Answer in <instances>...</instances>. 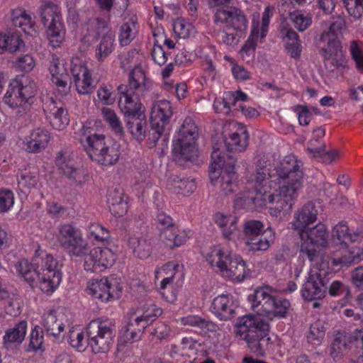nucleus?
Listing matches in <instances>:
<instances>
[{
	"instance_id": "obj_1",
	"label": "nucleus",
	"mask_w": 363,
	"mask_h": 363,
	"mask_svg": "<svg viewBox=\"0 0 363 363\" xmlns=\"http://www.w3.org/2000/svg\"><path fill=\"white\" fill-rule=\"evenodd\" d=\"M147 89L148 79L140 66L130 72L128 84L118 87V106L124 113L128 131L138 142L143 141L147 135V124L145 115L140 110V96Z\"/></svg>"
},
{
	"instance_id": "obj_2",
	"label": "nucleus",
	"mask_w": 363,
	"mask_h": 363,
	"mask_svg": "<svg viewBox=\"0 0 363 363\" xmlns=\"http://www.w3.org/2000/svg\"><path fill=\"white\" fill-rule=\"evenodd\" d=\"M301 165L294 156H287L277 167L279 187L267 196L268 202L274 205L269 209L272 216L281 218L291 213L303 186Z\"/></svg>"
},
{
	"instance_id": "obj_3",
	"label": "nucleus",
	"mask_w": 363,
	"mask_h": 363,
	"mask_svg": "<svg viewBox=\"0 0 363 363\" xmlns=\"http://www.w3.org/2000/svg\"><path fill=\"white\" fill-rule=\"evenodd\" d=\"M15 268L31 288L38 287L47 294H52L62 279L58 260L40 247L35 250L30 262L21 259L15 264Z\"/></svg>"
},
{
	"instance_id": "obj_4",
	"label": "nucleus",
	"mask_w": 363,
	"mask_h": 363,
	"mask_svg": "<svg viewBox=\"0 0 363 363\" xmlns=\"http://www.w3.org/2000/svg\"><path fill=\"white\" fill-rule=\"evenodd\" d=\"M78 140L92 160L105 166L113 165L118 161L119 145L106 143L105 136L97 134L91 123L82 125L78 133Z\"/></svg>"
},
{
	"instance_id": "obj_5",
	"label": "nucleus",
	"mask_w": 363,
	"mask_h": 363,
	"mask_svg": "<svg viewBox=\"0 0 363 363\" xmlns=\"http://www.w3.org/2000/svg\"><path fill=\"white\" fill-rule=\"evenodd\" d=\"M269 324L258 316L247 315L238 318L235 335L246 342L248 347L257 356L264 357L270 341Z\"/></svg>"
},
{
	"instance_id": "obj_6",
	"label": "nucleus",
	"mask_w": 363,
	"mask_h": 363,
	"mask_svg": "<svg viewBox=\"0 0 363 363\" xmlns=\"http://www.w3.org/2000/svg\"><path fill=\"white\" fill-rule=\"evenodd\" d=\"M212 162L210 166V178L213 185L219 186L224 194H231L237 187L238 178L234 171L235 159L233 155L226 157L216 145L213 146Z\"/></svg>"
},
{
	"instance_id": "obj_7",
	"label": "nucleus",
	"mask_w": 363,
	"mask_h": 363,
	"mask_svg": "<svg viewBox=\"0 0 363 363\" xmlns=\"http://www.w3.org/2000/svg\"><path fill=\"white\" fill-rule=\"evenodd\" d=\"M259 162L256 173L251 177L247 182V188L249 189L243 196H238L235 199L236 208H243L249 211H255L258 208L265 206L268 201L265 186L270 177L269 169L266 167H261Z\"/></svg>"
},
{
	"instance_id": "obj_8",
	"label": "nucleus",
	"mask_w": 363,
	"mask_h": 363,
	"mask_svg": "<svg viewBox=\"0 0 363 363\" xmlns=\"http://www.w3.org/2000/svg\"><path fill=\"white\" fill-rule=\"evenodd\" d=\"M205 257L212 267H218L223 277L241 281L248 276L245 262L238 255H231L220 247H213Z\"/></svg>"
},
{
	"instance_id": "obj_9",
	"label": "nucleus",
	"mask_w": 363,
	"mask_h": 363,
	"mask_svg": "<svg viewBox=\"0 0 363 363\" xmlns=\"http://www.w3.org/2000/svg\"><path fill=\"white\" fill-rule=\"evenodd\" d=\"M35 92V84L28 76H18L10 83L4 101L11 108H17V113L22 115L30 110Z\"/></svg>"
},
{
	"instance_id": "obj_10",
	"label": "nucleus",
	"mask_w": 363,
	"mask_h": 363,
	"mask_svg": "<svg viewBox=\"0 0 363 363\" xmlns=\"http://www.w3.org/2000/svg\"><path fill=\"white\" fill-rule=\"evenodd\" d=\"M198 135V127L193 119L186 118L173 143L174 160L177 163L182 164V161H192L197 157Z\"/></svg>"
},
{
	"instance_id": "obj_11",
	"label": "nucleus",
	"mask_w": 363,
	"mask_h": 363,
	"mask_svg": "<svg viewBox=\"0 0 363 363\" xmlns=\"http://www.w3.org/2000/svg\"><path fill=\"white\" fill-rule=\"evenodd\" d=\"M88 345L94 354L108 352L116 337L115 324L108 320L96 319L87 326Z\"/></svg>"
},
{
	"instance_id": "obj_12",
	"label": "nucleus",
	"mask_w": 363,
	"mask_h": 363,
	"mask_svg": "<svg viewBox=\"0 0 363 363\" xmlns=\"http://www.w3.org/2000/svg\"><path fill=\"white\" fill-rule=\"evenodd\" d=\"M252 308L269 319L283 318L287 316L291 303L286 299L272 296L267 289H258L253 295Z\"/></svg>"
},
{
	"instance_id": "obj_13",
	"label": "nucleus",
	"mask_w": 363,
	"mask_h": 363,
	"mask_svg": "<svg viewBox=\"0 0 363 363\" xmlns=\"http://www.w3.org/2000/svg\"><path fill=\"white\" fill-rule=\"evenodd\" d=\"M57 240L71 257H82L88 253L89 245L82 231L71 223H62L57 227Z\"/></svg>"
},
{
	"instance_id": "obj_14",
	"label": "nucleus",
	"mask_w": 363,
	"mask_h": 363,
	"mask_svg": "<svg viewBox=\"0 0 363 363\" xmlns=\"http://www.w3.org/2000/svg\"><path fill=\"white\" fill-rule=\"evenodd\" d=\"M243 240L251 251L267 250L274 242V234L270 228L264 230V224L258 220H246L242 226Z\"/></svg>"
},
{
	"instance_id": "obj_15",
	"label": "nucleus",
	"mask_w": 363,
	"mask_h": 363,
	"mask_svg": "<svg viewBox=\"0 0 363 363\" xmlns=\"http://www.w3.org/2000/svg\"><path fill=\"white\" fill-rule=\"evenodd\" d=\"M315 262L316 269L310 272L301 291L302 298L306 301H317L325 298L326 286L330 280L331 272L318 262Z\"/></svg>"
},
{
	"instance_id": "obj_16",
	"label": "nucleus",
	"mask_w": 363,
	"mask_h": 363,
	"mask_svg": "<svg viewBox=\"0 0 363 363\" xmlns=\"http://www.w3.org/2000/svg\"><path fill=\"white\" fill-rule=\"evenodd\" d=\"M298 235L303 241L300 253L306 257L311 262H318L320 255L315 246L325 247L327 245L328 232L326 226L319 223L313 228H308Z\"/></svg>"
},
{
	"instance_id": "obj_17",
	"label": "nucleus",
	"mask_w": 363,
	"mask_h": 363,
	"mask_svg": "<svg viewBox=\"0 0 363 363\" xmlns=\"http://www.w3.org/2000/svg\"><path fill=\"white\" fill-rule=\"evenodd\" d=\"M39 12L42 23L47 28L50 44L53 48L60 47L64 40L65 30L58 6L52 2H47L40 8Z\"/></svg>"
},
{
	"instance_id": "obj_18",
	"label": "nucleus",
	"mask_w": 363,
	"mask_h": 363,
	"mask_svg": "<svg viewBox=\"0 0 363 363\" xmlns=\"http://www.w3.org/2000/svg\"><path fill=\"white\" fill-rule=\"evenodd\" d=\"M172 109L169 101L160 100L153 104L150 113V130L148 140L155 146L165 131L172 116Z\"/></svg>"
},
{
	"instance_id": "obj_19",
	"label": "nucleus",
	"mask_w": 363,
	"mask_h": 363,
	"mask_svg": "<svg viewBox=\"0 0 363 363\" xmlns=\"http://www.w3.org/2000/svg\"><path fill=\"white\" fill-rule=\"evenodd\" d=\"M319 48V54L323 57L324 67L331 73L342 71L347 67V60L343 52L339 39H331Z\"/></svg>"
},
{
	"instance_id": "obj_20",
	"label": "nucleus",
	"mask_w": 363,
	"mask_h": 363,
	"mask_svg": "<svg viewBox=\"0 0 363 363\" xmlns=\"http://www.w3.org/2000/svg\"><path fill=\"white\" fill-rule=\"evenodd\" d=\"M87 292L94 298L102 302H108L121 296L122 286L113 277H103L89 282Z\"/></svg>"
},
{
	"instance_id": "obj_21",
	"label": "nucleus",
	"mask_w": 363,
	"mask_h": 363,
	"mask_svg": "<svg viewBox=\"0 0 363 363\" xmlns=\"http://www.w3.org/2000/svg\"><path fill=\"white\" fill-rule=\"evenodd\" d=\"M214 19L216 23L225 25L237 33H245L247 29L248 20L244 11L235 6H225L216 10Z\"/></svg>"
},
{
	"instance_id": "obj_22",
	"label": "nucleus",
	"mask_w": 363,
	"mask_h": 363,
	"mask_svg": "<svg viewBox=\"0 0 363 363\" xmlns=\"http://www.w3.org/2000/svg\"><path fill=\"white\" fill-rule=\"evenodd\" d=\"M360 344H363V328L356 329L351 333H339L331 343L330 356L335 362H338L352 345L360 347Z\"/></svg>"
},
{
	"instance_id": "obj_23",
	"label": "nucleus",
	"mask_w": 363,
	"mask_h": 363,
	"mask_svg": "<svg viewBox=\"0 0 363 363\" xmlns=\"http://www.w3.org/2000/svg\"><path fill=\"white\" fill-rule=\"evenodd\" d=\"M43 111L53 128L63 130L69 124L67 110L61 100L49 99L43 105Z\"/></svg>"
},
{
	"instance_id": "obj_24",
	"label": "nucleus",
	"mask_w": 363,
	"mask_h": 363,
	"mask_svg": "<svg viewBox=\"0 0 363 363\" xmlns=\"http://www.w3.org/2000/svg\"><path fill=\"white\" fill-rule=\"evenodd\" d=\"M84 257V267L87 272L108 268L115 262V255L108 247H94Z\"/></svg>"
},
{
	"instance_id": "obj_25",
	"label": "nucleus",
	"mask_w": 363,
	"mask_h": 363,
	"mask_svg": "<svg viewBox=\"0 0 363 363\" xmlns=\"http://www.w3.org/2000/svg\"><path fill=\"white\" fill-rule=\"evenodd\" d=\"M362 259V256L359 250L356 252L347 249L340 252V255L336 257H330L329 255H321L320 257V265L325 267V269L329 271V264L330 263L333 267L341 269L344 267H349L352 264L357 263Z\"/></svg>"
},
{
	"instance_id": "obj_26",
	"label": "nucleus",
	"mask_w": 363,
	"mask_h": 363,
	"mask_svg": "<svg viewBox=\"0 0 363 363\" xmlns=\"http://www.w3.org/2000/svg\"><path fill=\"white\" fill-rule=\"evenodd\" d=\"M211 312L220 320H228L235 313L233 297L230 294H221L216 296L211 306Z\"/></svg>"
},
{
	"instance_id": "obj_27",
	"label": "nucleus",
	"mask_w": 363,
	"mask_h": 363,
	"mask_svg": "<svg viewBox=\"0 0 363 363\" xmlns=\"http://www.w3.org/2000/svg\"><path fill=\"white\" fill-rule=\"evenodd\" d=\"M318 210L313 202L306 203L294 213V220L291 225L298 233H301L317 220Z\"/></svg>"
},
{
	"instance_id": "obj_28",
	"label": "nucleus",
	"mask_w": 363,
	"mask_h": 363,
	"mask_svg": "<svg viewBox=\"0 0 363 363\" xmlns=\"http://www.w3.org/2000/svg\"><path fill=\"white\" fill-rule=\"evenodd\" d=\"M26 331V320L19 321L13 327L6 329L3 337V347L9 351L17 350L24 340Z\"/></svg>"
},
{
	"instance_id": "obj_29",
	"label": "nucleus",
	"mask_w": 363,
	"mask_h": 363,
	"mask_svg": "<svg viewBox=\"0 0 363 363\" xmlns=\"http://www.w3.org/2000/svg\"><path fill=\"white\" fill-rule=\"evenodd\" d=\"M50 139V133L45 128L34 129L26 138L25 150L28 152L35 153L45 150Z\"/></svg>"
},
{
	"instance_id": "obj_30",
	"label": "nucleus",
	"mask_w": 363,
	"mask_h": 363,
	"mask_svg": "<svg viewBox=\"0 0 363 363\" xmlns=\"http://www.w3.org/2000/svg\"><path fill=\"white\" fill-rule=\"evenodd\" d=\"M55 163L62 174L69 179L77 182L79 179V171L68 150H62L57 154Z\"/></svg>"
},
{
	"instance_id": "obj_31",
	"label": "nucleus",
	"mask_w": 363,
	"mask_h": 363,
	"mask_svg": "<svg viewBox=\"0 0 363 363\" xmlns=\"http://www.w3.org/2000/svg\"><path fill=\"white\" fill-rule=\"evenodd\" d=\"M55 163L62 174L69 179L77 182L79 179V171L68 150H62L57 154Z\"/></svg>"
},
{
	"instance_id": "obj_32",
	"label": "nucleus",
	"mask_w": 363,
	"mask_h": 363,
	"mask_svg": "<svg viewBox=\"0 0 363 363\" xmlns=\"http://www.w3.org/2000/svg\"><path fill=\"white\" fill-rule=\"evenodd\" d=\"M108 203L109 209L115 216H122L128 209V203L123 199V191L120 188L108 190Z\"/></svg>"
},
{
	"instance_id": "obj_33",
	"label": "nucleus",
	"mask_w": 363,
	"mask_h": 363,
	"mask_svg": "<svg viewBox=\"0 0 363 363\" xmlns=\"http://www.w3.org/2000/svg\"><path fill=\"white\" fill-rule=\"evenodd\" d=\"M43 326L47 333L55 338L64 330L65 325L55 310H50L43 315Z\"/></svg>"
},
{
	"instance_id": "obj_34",
	"label": "nucleus",
	"mask_w": 363,
	"mask_h": 363,
	"mask_svg": "<svg viewBox=\"0 0 363 363\" xmlns=\"http://www.w3.org/2000/svg\"><path fill=\"white\" fill-rule=\"evenodd\" d=\"M248 133L245 129H240V133H231L225 139L226 149L228 152H242L248 145Z\"/></svg>"
},
{
	"instance_id": "obj_35",
	"label": "nucleus",
	"mask_w": 363,
	"mask_h": 363,
	"mask_svg": "<svg viewBox=\"0 0 363 363\" xmlns=\"http://www.w3.org/2000/svg\"><path fill=\"white\" fill-rule=\"evenodd\" d=\"M332 298H340L345 303L351 298V289L350 286L345 281L334 280L326 286V295Z\"/></svg>"
},
{
	"instance_id": "obj_36",
	"label": "nucleus",
	"mask_w": 363,
	"mask_h": 363,
	"mask_svg": "<svg viewBox=\"0 0 363 363\" xmlns=\"http://www.w3.org/2000/svg\"><path fill=\"white\" fill-rule=\"evenodd\" d=\"M169 189L178 194L188 196L192 194L196 188L194 179H182L178 176H172L169 179Z\"/></svg>"
},
{
	"instance_id": "obj_37",
	"label": "nucleus",
	"mask_w": 363,
	"mask_h": 363,
	"mask_svg": "<svg viewBox=\"0 0 363 363\" xmlns=\"http://www.w3.org/2000/svg\"><path fill=\"white\" fill-rule=\"evenodd\" d=\"M238 218L235 216H225L222 213L216 215V223L222 228L223 237L231 240L238 230Z\"/></svg>"
},
{
	"instance_id": "obj_38",
	"label": "nucleus",
	"mask_w": 363,
	"mask_h": 363,
	"mask_svg": "<svg viewBox=\"0 0 363 363\" xmlns=\"http://www.w3.org/2000/svg\"><path fill=\"white\" fill-rule=\"evenodd\" d=\"M307 151L313 155L315 158H320L324 163L330 164L333 162L336 157L339 156V151L337 150H327L325 144H321L318 147H313V140L308 143Z\"/></svg>"
},
{
	"instance_id": "obj_39",
	"label": "nucleus",
	"mask_w": 363,
	"mask_h": 363,
	"mask_svg": "<svg viewBox=\"0 0 363 363\" xmlns=\"http://www.w3.org/2000/svg\"><path fill=\"white\" fill-rule=\"evenodd\" d=\"M128 245L132 249L133 253L140 259L149 257L151 254V245L148 240L143 238L130 237Z\"/></svg>"
},
{
	"instance_id": "obj_40",
	"label": "nucleus",
	"mask_w": 363,
	"mask_h": 363,
	"mask_svg": "<svg viewBox=\"0 0 363 363\" xmlns=\"http://www.w3.org/2000/svg\"><path fill=\"white\" fill-rule=\"evenodd\" d=\"M114 34H108L101 38L99 43L96 45L95 55L96 59L100 61H104L114 50Z\"/></svg>"
},
{
	"instance_id": "obj_41",
	"label": "nucleus",
	"mask_w": 363,
	"mask_h": 363,
	"mask_svg": "<svg viewBox=\"0 0 363 363\" xmlns=\"http://www.w3.org/2000/svg\"><path fill=\"white\" fill-rule=\"evenodd\" d=\"M12 20L15 26L21 28L26 33H28L30 29L35 30V24L31 16L21 9H16L12 11Z\"/></svg>"
},
{
	"instance_id": "obj_42",
	"label": "nucleus",
	"mask_w": 363,
	"mask_h": 363,
	"mask_svg": "<svg viewBox=\"0 0 363 363\" xmlns=\"http://www.w3.org/2000/svg\"><path fill=\"white\" fill-rule=\"evenodd\" d=\"M344 28H345V19L340 16L333 17L328 30L321 34L320 40L325 43L331 39H338V35L342 33Z\"/></svg>"
},
{
	"instance_id": "obj_43",
	"label": "nucleus",
	"mask_w": 363,
	"mask_h": 363,
	"mask_svg": "<svg viewBox=\"0 0 363 363\" xmlns=\"http://www.w3.org/2000/svg\"><path fill=\"white\" fill-rule=\"evenodd\" d=\"M182 322L186 325L196 327L203 332L216 331L217 325L211 320L202 318L198 315H189L182 318Z\"/></svg>"
},
{
	"instance_id": "obj_44",
	"label": "nucleus",
	"mask_w": 363,
	"mask_h": 363,
	"mask_svg": "<svg viewBox=\"0 0 363 363\" xmlns=\"http://www.w3.org/2000/svg\"><path fill=\"white\" fill-rule=\"evenodd\" d=\"M101 111L104 120L108 123L115 134L120 137L123 136L124 134L123 129L114 111L107 107L102 108Z\"/></svg>"
},
{
	"instance_id": "obj_45",
	"label": "nucleus",
	"mask_w": 363,
	"mask_h": 363,
	"mask_svg": "<svg viewBox=\"0 0 363 363\" xmlns=\"http://www.w3.org/2000/svg\"><path fill=\"white\" fill-rule=\"evenodd\" d=\"M289 18L293 23L294 27L300 32H303L307 30L312 23L311 16L304 14L300 11L289 13Z\"/></svg>"
},
{
	"instance_id": "obj_46",
	"label": "nucleus",
	"mask_w": 363,
	"mask_h": 363,
	"mask_svg": "<svg viewBox=\"0 0 363 363\" xmlns=\"http://www.w3.org/2000/svg\"><path fill=\"white\" fill-rule=\"evenodd\" d=\"M135 23L133 19H130L121 26L119 33V42L122 46L128 45L135 37Z\"/></svg>"
},
{
	"instance_id": "obj_47",
	"label": "nucleus",
	"mask_w": 363,
	"mask_h": 363,
	"mask_svg": "<svg viewBox=\"0 0 363 363\" xmlns=\"http://www.w3.org/2000/svg\"><path fill=\"white\" fill-rule=\"evenodd\" d=\"M333 239L338 244L347 245L348 242L354 241L351 234L349 233L348 226L342 223L336 225L332 233Z\"/></svg>"
},
{
	"instance_id": "obj_48",
	"label": "nucleus",
	"mask_w": 363,
	"mask_h": 363,
	"mask_svg": "<svg viewBox=\"0 0 363 363\" xmlns=\"http://www.w3.org/2000/svg\"><path fill=\"white\" fill-rule=\"evenodd\" d=\"M350 52L357 69L360 73H363V44L357 40H352L350 45Z\"/></svg>"
},
{
	"instance_id": "obj_49",
	"label": "nucleus",
	"mask_w": 363,
	"mask_h": 363,
	"mask_svg": "<svg viewBox=\"0 0 363 363\" xmlns=\"http://www.w3.org/2000/svg\"><path fill=\"white\" fill-rule=\"evenodd\" d=\"M325 337L324 326L320 322H315L311 324L308 335V342L313 345H319Z\"/></svg>"
},
{
	"instance_id": "obj_50",
	"label": "nucleus",
	"mask_w": 363,
	"mask_h": 363,
	"mask_svg": "<svg viewBox=\"0 0 363 363\" xmlns=\"http://www.w3.org/2000/svg\"><path fill=\"white\" fill-rule=\"evenodd\" d=\"M23 44L21 39L17 35H2L0 42V46L1 47V52L4 51H9V52H15L19 50L21 45Z\"/></svg>"
},
{
	"instance_id": "obj_51",
	"label": "nucleus",
	"mask_w": 363,
	"mask_h": 363,
	"mask_svg": "<svg viewBox=\"0 0 363 363\" xmlns=\"http://www.w3.org/2000/svg\"><path fill=\"white\" fill-rule=\"evenodd\" d=\"M140 319L139 317L135 318H129L127 325L123 330L125 333V337L129 340L138 341L140 340V335L137 328H139Z\"/></svg>"
},
{
	"instance_id": "obj_52",
	"label": "nucleus",
	"mask_w": 363,
	"mask_h": 363,
	"mask_svg": "<svg viewBox=\"0 0 363 363\" xmlns=\"http://www.w3.org/2000/svg\"><path fill=\"white\" fill-rule=\"evenodd\" d=\"M90 25L94 30V39H99L100 37H104L108 34H114L109 28L107 22L101 18H96L93 19L91 21Z\"/></svg>"
},
{
	"instance_id": "obj_53",
	"label": "nucleus",
	"mask_w": 363,
	"mask_h": 363,
	"mask_svg": "<svg viewBox=\"0 0 363 363\" xmlns=\"http://www.w3.org/2000/svg\"><path fill=\"white\" fill-rule=\"evenodd\" d=\"M14 204V194L9 189H0V213L8 212Z\"/></svg>"
},
{
	"instance_id": "obj_54",
	"label": "nucleus",
	"mask_w": 363,
	"mask_h": 363,
	"mask_svg": "<svg viewBox=\"0 0 363 363\" xmlns=\"http://www.w3.org/2000/svg\"><path fill=\"white\" fill-rule=\"evenodd\" d=\"M70 345L79 352H83L88 345V338L86 340L82 332L70 331L69 337Z\"/></svg>"
},
{
	"instance_id": "obj_55",
	"label": "nucleus",
	"mask_w": 363,
	"mask_h": 363,
	"mask_svg": "<svg viewBox=\"0 0 363 363\" xmlns=\"http://www.w3.org/2000/svg\"><path fill=\"white\" fill-rule=\"evenodd\" d=\"M35 65V62L33 57L28 54L18 57L15 61L16 69L21 72H30Z\"/></svg>"
},
{
	"instance_id": "obj_56",
	"label": "nucleus",
	"mask_w": 363,
	"mask_h": 363,
	"mask_svg": "<svg viewBox=\"0 0 363 363\" xmlns=\"http://www.w3.org/2000/svg\"><path fill=\"white\" fill-rule=\"evenodd\" d=\"M350 16L355 19L359 18L363 13V0H344Z\"/></svg>"
},
{
	"instance_id": "obj_57",
	"label": "nucleus",
	"mask_w": 363,
	"mask_h": 363,
	"mask_svg": "<svg viewBox=\"0 0 363 363\" xmlns=\"http://www.w3.org/2000/svg\"><path fill=\"white\" fill-rule=\"evenodd\" d=\"M77 91L81 94H87L92 91V79L89 74L74 80Z\"/></svg>"
},
{
	"instance_id": "obj_58",
	"label": "nucleus",
	"mask_w": 363,
	"mask_h": 363,
	"mask_svg": "<svg viewBox=\"0 0 363 363\" xmlns=\"http://www.w3.org/2000/svg\"><path fill=\"white\" fill-rule=\"evenodd\" d=\"M141 311L142 314L140 316L147 320V321H155L156 318L159 317L162 313V311L160 308L152 303H145L143 306Z\"/></svg>"
},
{
	"instance_id": "obj_59",
	"label": "nucleus",
	"mask_w": 363,
	"mask_h": 363,
	"mask_svg": "<svg viewBox=\"0 0 363 363\" xmlns=\"http://www.w3.org/2000/svg\"><path fill=\"white\" fill-rule=\"evenodd\" d=\"M38 182V177L36 173L30 172H23L21 174L20 177L18 179V186L30 189L35 187Z\"/></svg>"
},
{
	"instance_id": "obj_60",
	"label": "nucleus",
	"mask_w": 363,
	"mask_h": 363,
	"mask_svg": "<svg viewBox=\"0 0 363 363\" xmlns=\"http://www.w3.org/2000/svg\"><path fill=\"white\" fill-rule=\"evenodd\" d=\"M43 343V332L40 326H35L30 334L29 347L37 351L42 349Z\"/></svg>"
},
{
	"instance_id": "obj_61",
	"label": "nucleus",
	"mask_w": 363,
	"mask_h": 363,
	"mask_svg": "<svg viewBox=\"0 0 363 363\" xmlns=\"http://www.w3.org/2000/svg\"><path fill=\"white\" fill-rule=\"evenodd\" d=\"M152 57L154 62L160 66L164 65L167 61V53L164 50L163 47L159 44L157 40H155L154 43Z\"/></svg>"
},
{
	"instance_id": "obj_62",
	"label": "nucleus",
	"mask_w": 363,
	"mask_h": 363,
	"mask_svg": "<svg viewBox=\"0 0 363 363\" xmlns=\"http://www.w3.org/2000/svg\"><path fill=\"white\" fill-rule=\"evenodd\" d=\"M294 111L298 113V122L301 125H308L311 121V113L306 106L297 105Z\"/></svg>"
},
{
	"instance_id": "obj_63",
	"label": "nucleus",
	"mask_w": 363,
	"mask_h": 363,
	"mask_svg": "<svg viewBox=\"0 0 363 363\" xmlns=\"http://www.w3.org/2000/svg\"><path fill=\"white\" fill-rule=\"evenodd\" d=\"M259 35V29L258 27H254L251 31L248 40L242 47V50L245 52H254L257 45V39Z\"/></svg>"
},
{
	"instance_id": "obj_64",
	"label": "nucleus",
	"mask_w": 363,
	"mask_h": 363,
	"mask_svg": "<svg viewBox=\"0 0 363 363\" xmlns=\"http://www.w3.org/2000/svg\"><path fill=\"white\" fill-rule=\"evenodd\" d=\"M351 281L356 288L363 289V264L351 272Z\"/></svg>"
}]
</instances>
